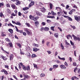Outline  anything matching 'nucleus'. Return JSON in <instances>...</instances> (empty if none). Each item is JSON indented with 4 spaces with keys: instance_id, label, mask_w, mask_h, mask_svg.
I'll list each match as a JSON object with an SVG mask.
<instances>
[{
    "instance_id": "f257e3e1",
    "label": "nucleus",
    "mask_w": 80,
    "mask_h": 80,
    "mask_svg": "<svg viewBox=\"0 0 80 80\" xmlns=\"http://www.w3.org/2000/svg\"><path fill=\"white\" fill-rule=\"evenodd\" d=\"M74 18L77 22H79L80 21V16H74Z\"/></svg>"
},
{
    "instance_id": "f03ea898",
    "label": "nucleus",
    "mask_w": 80,
    "mask_h": 80,
    "mask_svg": "<svg viewBox=\"0 0 80 80\" xmlns=\"http://www.w3.org/2000/svg\"><path fill=\"white\" fill-rule=\"evenodd\" d=\"M25 31L26 32H27V35H32V33H31V32H30L29 31H28V29H26L25 30Z\"/></svg>"
},
{
    "instance_id": "7ed1b4c3",
    "label": "nucleus",
    "mask_w": 80,
    "mask_h": 80,
    "mask_svg": "<svg viewBox=\"0 0 80 80\" xmlns=\"http://www.w3.org/2000/svg\"><path fill=\"white\" fill-rule=\"evenodd\" d=\"M9 57H10V61H12V60H13V57H14L13 54H11L10 55Z\"/></svg>"
},
{
    "instance_id": "20e7f679",
    "label": "nucleus",
    "mask_w": 80,
    "mask_h": 80,
    "mask_svg": "<svg viewBox=\"0 0 80 80\" xmlns=\"http://www.w3.org/2000/svg\"><path fill=\"white\" fill-rule=\"evenodd\" d=\"M34 3H35V2L34 1H32L28 6L29 8H30V7H32V5H34Z\"/></svg>"
},
{
    "instance_id": "39448f33",
    "label": "nucleus",
    "mask_w": 80,
    "mask_h": 80,
    "mask_svg": "<svg viewBox=\"0 0 80 80\" xmlns=\"http://www.w3.org/2000/svg\"><path fill=\"white\" fill-rule=\"evenodd\" d=\"M60 67L61 68H62V69H65L66 68L65 66L64 65H60Z\"/></svg>"
},
{
    "instance_id": "423d86ee",
    "label": "nucleus",
    "mask_w": 80,
    "mask_h": 80,
    "mask_svg": "<svg viewBox=\"0 0 80 80\" xmlns=\"http://www.w3.org/2000/svg\"><path fill=\"white\" fill-rule=\"evenodd\" d=\"M74 40H78V41H80V38H79V37H75L74 38Z\"/></svg>"
},
{
    "instance_id": "0eeeda50",
    "label": "nucleus",
    "mask_w": 80,
    "mask_h": 80,
    "mask_svg": "<svg viewBox=\"0 0 80 80\" xmlns=\"http://www.w3.org/2000/svg\"><path fill=\"white\" fill-rule=\"evenodd\" d=\"M41 11L42 12H43L44 13H45L46 11V9L45 8H41Z\"/></svg>"
},
{
    "instance_id": "6e6552de",
    "label": "nucleus",
    "mask_w": 80,
    "mask_h": 80,
    "mask_svg": "<svg viewBox=\"0 0 80 80\" xmlns=\"http://www.w3.org/2000/svg\"><path fill=\"white\" fill-rule=\"evenodd\" d=\"M66 37L67 38V39L68 40H69L70 37H71V38H72V35H70V34H68V35H67L66 36Z\"/></svg>"
},
{
    "instance_id": "1a4fd4ad",
    "label": "nucleus",
    "mask_w": 80,
    "mask_h": 80,
    "mask_svg": "<svg viewBox=\"0 0 80 80\" xmlns=\"http://www.w3.org/2000/svg\"><path fill=\"white\" fill-rule=\"evenodd\" d=\"M23 76L25 78H26L28 79V78H29V76H28V75H26L25 74H24Z\"/></svg>"
},
{
    "instance_id": "9d476101",
    "label": "nucleus",
    "mask_w": 80,
    "mask_h": 80,
    "mask_svg": "<svg viewBox=\"0 0 80 80\" xmlns=\"http://www.w3.org/2000/svg\"><path fill=\"white\" fill-rule=\"evenodd\" d=\"M33 52H37L38 51V49L36 48H33Z\"/></svg>"
},
{
    "instance_id": "9b49d317",
    "label": "nucleus",
    "mask_w": 80,
    "mask_h": 80,
    "mask_svg": "<svg viewBox=\"0 0 80 80\" xmlns=\"http://www.w3.org/2000/svg\"><path fill=\"white\" fill-rule=\"evenodd\" d=\"M45 31H47L49 30V28L47 27H45L44 28Z\"/></svg>"
},
{
    "instance_id": "f8f14e48",
    "label": "nucleus",
    "mask_w": 80,
    "mask_h": 80,
    "mask_svg": "<svg viewBox=\"0 0 80 80\" xmlns=\"http://www.w3.org/2000/svg\"><path fill=\"white\" fill-rule=\"evenodd\" d=\"M8 31L10 32L11 33H13V31L12 29H9L8 30Z\"/></svg>"
},
{
    "instance_id": "ddd939ff",
    "label": "nucleus",
    "mask_w": 80,
    "mask_h": 80,
    "mask_svg": "<svg viewBox=\"0 0 80 80\" xmlns=\"http://www.w3.org/2000/svg\"><path fill=\"white\" fill-rule=\"evenodd\" d=\"M28 9H29V8L27 7L24 8H22L23 10H24V11L27 10H28Z\"/></svg>"
},
{
    "instance_id": "4468645a",
    "label": "nucleus",
    "mask_w": 80,
    "mask_h": 80,
    "mask_svg": "<svg viewBox=\"0 0 80 80\" xmlns=\"http://www.w3.org/2000/svg\"><path fill=\"white\" fill-rule=\"evenodd\" d=\"M58 58L59 59H60V60H65V59L64 58H60V56H58Z\"/></svg>"
},
{
    "instance_id": "2eb2a0df",
    "label": "nucleus",
    "mask_w": 80,
    "mask_h": 80,
    "mask_svg": "<svg viewBox=\"0 0 80 80\" xmlns=\"http://www.w3.org/2000/svg\"><path fill=\"white\" fill-rule=\"evenodd\" d=\"M22 68L24 69V70H25V71H26V70H27V68H26V66L24 65L22 66Z\"/></svg>"
},
{
    "instance_id": "dca6fc26",
    "label": "nucleus",
    "mask_w": 80,
    "mask_h": 80,
    "mask_svg": "<svg viewBox=\"0 0 80 80\" xmlns=\"http://www.w3.org/2000/svg\"><path fill=\"white\" fill-rule=\"evenodd\" d=\"M58 65H53V68H58Z\"/></svg>"
},
{
    "instance_id": "f3484780",
    "label": "nucleus",
    "mask_w": 80,
    "mask_h": 80,
    "mask_svg": "<svg viewBox=\"0 0 80 80\" xmlns=\"http://www.w3.org/2000/svg\"><path fill=\"white\" fill-rule=\"evenodd\" d=\"M49 5L50 9H52L53 8V4L51 3H50Z\"/></svg>"
},
{
    "instance_id": "a211bd4d",
    "label": "nucleus",
    "mask_w": 80,
    "mask_h": 80,
    "mask_svg": "<svg viewBox=\"0 0 80 80\" xmlns=\"http://www.w3.org/2000/svg\"><path fill=\"white\" fill-rule=\"evenodd\" d=\"M33 46L34 47H38V45L35 43L33 44Z\"/></svg>"
},
{
    "instance_id": "6ab92c4d",
    "label": "nucleus",
    "mask_w": 80,
    "mask_h": 80,
    "mask_svg": "<svg viewBox=\"0 0 80 80\" xmlns=\"http://www.w3.org/2000/svg\"><path fill=\"white\" fill-rule=\"evenodd\" d=\"M74 78H77V79H78V80L79 78H77V77H75V76H73L72 77V80H74Z\"/></svg>"
},
{
    "instance_id": "aec40b11",
    "label": "nucleus",
    "mask_w": 80,
    "mask_h": 80,
    "mask_svg": "<svg viewBox=\"0 0 80 80\" xmlns=\"http://www.w3.org/2000/svg\"><path fill=\"white\" fill-rule=\"evenodd\" d=\"M15 5H14V4H12L11 5V7L13 8V9H15Z\"/></svg>"
},
{
    "instance_id": "412c9836",
    "label": "nucleus",
    "mask_w": 80,
    "mask_h": 80,
    "mask_svg": "<svg viewBox=\"0 0 80 80\" xmlns=\"http://www.w3.org/2000/svg\"><path fill=\"white\" fill-rule=\"evenodd\" d=\"M26 25H27V27H30L31 25L29 23H28L27 22L26 24H25Z\"/></svg>"
},
{
    "instance_id": "4be33fe9",
    "label": "nucleus",
    "mask_w": 80,
    "mask_h": 80,
    "mask_svg": "<svg viewBox=\"0 0 80 80\" xmlns=\"http://www.w3.org/2000/svg\"><path fill=\"white\" fill-rule=\"evenodd\" d=\"M16 24L19 25V26H20V25H21V23L20 22H16Z\"/></svg>"
},
{
    "instance_id": "5701e85b",
    "label": "nucleus",
    "mask_w": 80,
    "mask_h": 80,
    "mask_svg": "<svg viewBox=\"0 0 80 80\" xmlns=\"http://www.w3.org/2000/svg\"><path fill=\"white\" fill-rule=\"evenodd\" d=\"M37 19H38V17H35V18H33L32 20L34 21H36Z\"/></svg>"
},
{
    "instance_id": "b1692460",
    "label": "nucleus",
    "mask_w": 80,
    "mask_h": 80,
    "mask_svg": "<svg viewBox=\"0 0 80 80\" xmlns=\"http://www.w3.org/2000/svg\"><path fill=\"white\" fill-rule=\"evenodd\" d=\"M54 36L55 37L57 38L58 37V33H55L54 34Z\"/></svg>"
},
{
    "instance_id": "393cba45",
    "label": "nucleus",
    "mask_w": 80,
    "mask_h": 80,
    "mask_svg": "<svg viewBox=\"0 0 80 80\" xmlns=\"http://www.w3.org/2000/svg\"><path fill=\"white\" fill-rule=\"evenodd\" d=\"M31 57L32 58H34V57H36V55L35 54H32Z\"/></svg>"
},
{
    "instance_id": "a878e982",
    "label": "nucleus",
    "mask_w": 80,
    "mask_h": 80,
    "mask_svg": "<svg viewBox=\"0 0 80 80\" xmlns=\"http://www.w3.org/2000/svg\"><path fill=\"white\" fill-rule=\"evenodd\" d=\"M45 30V28L43 27H42L41 29V31L43 32Z\"/></svg>"
},
{
    "instance_id": "bb28decb",
    "label": "nucleus",
    "mask_w": 80,
    "mask_h": 80,
    "mask_svg": "<svg viewBox=\"0 0 80 80\" xmlns=\"http://www.w3.org/2000/svg\"><path fill=\"white\" fill-rule=\"evenodd\" d=\"M45 75L44 73H42L41 74V77H45Z\"/></svg>"
},
{
    "instance_id": "cd10ccee",
    "label": "nucleus",
    "mask_w": 80,
    "mask_h": 80,
    "mask_svg": "<svg viewBox=\"0 0 80 80\" xmlns=\"http://www.w3.org/2000/svg\"><path fill=\"white\" fill-rule=\"evenodd\" d=\"M8 13H9V14H11V11H10V10L9 9H8Z\"/></svg>"
},
{
    "instance_id": "c85d7f7f",
    "label": "nucleus",
    "mask_w": 80,
    "mask_h": 80,
    "mask_svg": "<svg viewBox=\"0 0 80 80\" xmlns=\"http://www.w3.org/2000/svg\"><path fill=\"white\" fill-rule=\"evenodd\" d=\"M51 13H52V15H57V13L54 12L52 11H51Z\"/></svg>"
},
{
    "instance_id": "c756f323",
    "label": "nucleus",
    "mask_w": 80,
    "mask_h": 80,
    "mask_svg": "<svg viewBox=\"0 0 80 80\" xmlns=\"http://www.w3.org/2000/svg\"><path fill=\"white\" fill-rule=\"evenodd\" d=\"M26 69H27V70H30V68L29 66H27Z\"/></svg>"
},
{
    "instance_id": "7c9ffc66",
    "label": "nucleus",
    "mask_w": 80,
    "mask_h": 80,
    "mask_svg": "<svg viewBox=\"0 0 80 80\" xmlns=\"http://www.w3.org/2000/svg\"><path fill=\"white\" fill-rule=\"evenodd\" d=\"M4 3H3V2H2V3H0V8H1V7H2L1 6H3Z\"/></svg>"
},
{
    "instance_id": "2f4dec72",
    "label": "nucleus",
    "mask_w": 80,
    "mask_h": 80,
    "mask_svg": "<svg viewBox=\"0 0 80 80\" xmlns=\"http://www.w3.org/2000/svg\"><path fill=\"white\" fill-rule=\"evenodd\" d=\"M17 45L19 47V48H21L22 47L21 46V45L20 44V43H17Z\"/></svg>"
},
{
    "instance_id": "473e14b6",
    "label": "nucleus",
    "mask_w": 80,
    "mask_h": 80,
    "mask_svg": "<svg viewBox=\"0 0 80 80\" xmlns=\"http://www.w3.org/2000/svg\"><path fill=\"white\" fill-rule=\"evenodd\" d=\"M35 24L36 25V26H37L38 25V21H36L34 22Z\"/></svg>"
},
{
    "instance_id": "72a5a7b5",
    "label": "nucleus",
    "mask_w": 80,
    "mask_h": 80,
    "mask_svg": "<svg viewBox=\"0 0 80 80\" xmlns=\"http://www.w3.org/2000/svg\"><path fill=\"white\" fill-rule=\"evenodd\" d=\"M33 65H34V68H38V67H37V65L36 64H35L34 63L33 64Z\"/></svg>"
},
{
    "instance_id": "f704fd0d",
    "label": "nucleus",
    "mask_w": 80,
    "mask_h": 80,
    "mask_svg": "<svg viewBox=\"0 0 80 80\" xmlns=\"http://www.w3.org/2000/svg\"><path fill=\"white\" fill-rule=\"evenodd\" d=\"M41 25H42V26H44V25H46V23H45V22H42L41 23Z\"/></svg>"
},
{
    "instance_id": "c9c22d12",
    "label": "nucleus",
    "mask_w": 80,
    "mask_h": 80,
    "mask_svg": "<svg viewBox=\"0 0 80 80\" xmlns=\"http://www.w3.org/2000/svg\"><path fill=\"white\" fill-rule=\"evenodd\" d=\"M29 18L30 19H31V20H33V17L32 15H30L29 16Z\"/></svg>"
},
{
    "instance_id": "e433bc0d",
    "label": "nucleus",
    "mask_w": 80,
    "mask_h": 80,
    "mask_svg": "<svg viewBox=\"0 0 80 80\" xmlns=\"http://www.w3.org/2000/svg\"><path fill=\"white\" fill-rule=\"evenodd\" d=\"M54 28H55V26L51 27V29L52 30V31H54Z\"/></svg>"
},
{
    "instance_id": "4c0bfd02",
    "label": "nucleus",
    "mask_w": 80,
    "mask_h": 80,
    "mask_svg": "<svg viewBox=\"0 0 80 80\" xmlns=\"http://www.w3.org/2000/svg\"><path fill=\"white\" fill-rule=\"evenodd\" d=\"M61 47L62 48V50H64V47H63V46L62 45V43H61Z\"/></svg>"
},
{
    "instance_id": "58836bf2",
    "label": "nucleus",
    "mask_w": 80,
    "mask_h": 80,
    "mask_svg": "<svg viewBox=\"0 0 80 80\" xmlns=\"http://www.w3.org/2000/svg\"><path fill=\"white\" fill-rule=\"evenodd\" d=\"M70 26L72 28H73V30H75V29L76 28V27H75V26H72V25H71Z\"/></svg>"
},
{
    "instance_id": "ea45409f",
    "label": "nucleus",
    "mask_w": 80,
    "mask_h": 80,
    "mask_svg": "<svg viewBox=\"0 0 80 80\" xmlns=\"http://www.w3.org/2000/svg\"><path fill=\"white\" fill-rule=\"evenodd\" d=\"M22 15V14L20 12H18V16H20V17H21V15Z\"/></svg>"
},
{
    "instance_id": "a19ab883",
    "label": "nucleus",
    "mask_w": 80,
    "mask_h": 80,
    "mask_svg": "<svg viewBox=\"0 0 80 80\" xmlns=\"http://www.w3.org/2000/svg\"><path fill=\"white\" fill-rule=\"evenodd\" d=\"M4 72V74H5L6 75H7V74H8V73L7 71H6L5 70V72Z\"/></svg>"
},
{
    "instance_id": "79ce46f5",
    "label": "nucleus",
    "mask_w": 80,
    "mask_h": 80,
    "mask_svg": "<svg viewBox=\"0 0 80 80\" xmlns=\"http://www.w3.org/2000/svg\"><path fill=\"white\" fill-rule=\"evenodd\" d=\"M64 65H66V67H68V63H67V62H65Z\"/></svg>"
},
{
    "instance_id": "37998d69",
    "label": "nucleus",
    "mask_w": 80,
    "mask_h": 80,
    "mask_svg": "<svg viewBox=\"0 0 80 80\" xmlns=\"http://www.w3.org/2000/svg\"><path fill=\"white\" fill-rule=\"evenodd\" d=\"M73 66H77V63L76 62H74L73 63Z\"/></svg>"
},
{
    "instance_id": "c03bdc74",
    "label": "nucleus",
    "mask_w": 80,
    "mask_h": 80,
    "mask_svg": "<svg viewBox=\"0 0 80 80\" xmlns=\"http://www.w3.org/2000/svg\"><path fill=\"white\" fill-rule=\"evenodd\" d=\"M76 52H77V50H75L74 51V55L75 57H76V56H77V55H76V54H77Z\"/></svg>"
},
{
    "instance_id": "a18cd8bd",
    "label": "nucleus",
    "mask_w": 80,
    "mask_h": 80,
    "mask_svg": "<svg viewBox=\"0 0 80 80\" xmlns=\"http://www.w3.org/2000/svg\"><path fill=\"white\" fill-rule=\"evenodd\" d=\"M68 18H69L68 20H69V21H72V19L71 18L69 17H68Z\"/></svg>"
},
{
    "instance_id": "49530a36",
    "label": "nucleus",
    "mask_w": 80,
    "mask_h": 80,
    "mask_svg": "<svg viewBox=\"0 0 80 80\" xmlns=\"http://www.w3.org/2000/svg\"><path fill=\"white\" fill-rule=\"evenodd\" d=\"M28 10H25L24 12V13H25V14L27 13H28Z\"/></svg>"
},
{
    "instance_id": "de8ad7c7",
    "label": "nucleus",
    "mask_w": 80,
    "mask_h": 80,
    "mask_svg": "<svg viewBox=\"0 0 80 80\" xmlns=\"http://www.w3.org/2000/svg\"><path fill=\"white\" fill-rule=\"evenodd\" d=\"M3 13H2V12H0V17H3Z\"/></svg>"
},
{
    "instance_id": "09e8293b",
    "label": "nucleus",
    "mask_w": 80,
    "mask_h": 80,
    "mask_svg": "<svg viewBox=\"0 0 80 80\" xmlns=\"http://www.w3.org/2000/svg\"><path fill=\"white\" fill-rule=\"evenodd\" d=\"M70 42L72 45H74V43L72 41H70Z\"/></svg>"
},
{
    "instance_id": "8fccbe9b",
    "label": "nucleus",
    "mask_w": 80,
    "mask_h": 80,
    "mask_svg": "<svg viewBox=\"0 0 80 80\" xmlns=\"http://www.w3.org/2000/svg\"><path fill=\"white\" fill-rule=\"evenodd\" d=\"M30 57H31V55H30V53H29V55H28V58H30Z\"/></svg>"
},
{
    "instance_id": "3c124183",
    "label": "nucleus",
    "mask_w": 80,
    "mask_h": 80,
    "mask_svg": "<svg viewBox=\"0 0 80 80\" xmlns=\"http://www.w3.org/2000/svg\"><path fill=\"white\" fill-rule=\"evenodd\" d=\"M69 15H72V11L71 10L69 12Z\"/></svg>"
},
{
    "instance_id": "603ef678",
    "label": "nucleus",
    "mask_w": 80,
    "mask_h": 80,
    "mask_svg": "<svg viewBox=\"0 0 80 80\" xmlns=\"http://www.w3.org/2000/svg\"><path fill=\"white\" fill-rule=\"evenodd\" d=\"M63 17H64V18H68V16H67L66 15H63Z\"/></svg>"
},
{
    "instance_id": "864d4df0",
    "label": "nucleus",
    "mask_w": 80,
    "mask_h": 80,
    "mask_svg": "<svg viewBox=\"0 0 80 80\" xmlns=\"http://www.w3.org/2000/svg\"><path fill=\"white\" fill-rule=\"evenodd\" d=\"M6 41H7V42H10V40L8 39V38H6Z\"/></svg>"
},
{
    "instance_id": "5fc2aeb1",
    "label": "nucleus",
    "mask_w": 80,
    "mask_h": 80,
    "mask_svg": "<svg viewBox=\"0 0 80 80\" xmlns=\"http://www.w3.org/2000/svg\"><path fill=\"white\" fill-rule=\"evenodd\" d=\"M7 57H4V59H3V60H5V61H6V60H7Z\"/></svg>"
},
{
    "instance_id": "6e6d98bb",
    "label": "nucleus",
    "mask_w": 80,
    "mask_h": 80,
    "mask_svg": "<svg viewBox=\"0 0 80 80\" xmlns=\"http://www.w3.org/2000/svg\"><path fill=\"white\" fill-rule=\"evenodd\" d=\"M8 45H9V46L11 47H12V43H9Z\"/></svg>"
},
{
    "instance_id": "4d7b16f0",
    "label": "nucleus",
    "mask_w": 80,
    "mask_h": 80,
    "mask_svg": "<svg viewBox=\"0 0 80 80\" xmlns=\"http://www.w3.org/2000/svg\"><path fill=\"white\" fill-rule=\"evenodd\" d=\"M13 77H14V78H15V79H16L17 80H18V78H17V77L16 76H15L13 75Z\"/></svg>"
},
{
    "instance_id": "13d9d810",
    "label": "nucleus",
    "mask_w": 80,
    "mask_h": 80,
    "mask_svg": "<svg viewBox=\"0 0 80 80\" xmlns=\"http://www.w3.org/2000/svg\"><path fill=\"white\" fill-rule=\"evenodd\" d=\"M78 70V69L76 67L75 68L74 70V71L75 73H76V70Z\"/></svg>"
},
{
    "instance_id": "bf43d9fd",
    "label": "nucleus",
    "mask_w": 80,
    "mask_h": 80,
    "mask_svg": "<svg viewBox=\"0 0 80 80\" xmlns=\"http://www.w3.org/2000/svg\"><path fill=\"white\" fill-rule=\"evenodd\" d=\"M6 7H10V4H6Z\"/></svg>"
},
{
    "instance_id": "052dcab7",
    "label": "nucleus",
    "mask_w": 80,
    "mask_h": 80,
    "mask_svg": "<svg viewBox=\"0 0 80 80\" xmlns=\"http://www.w3.org/2000/svg\"><path fill=\"white\" fill-rule=\"evenodd\" d=\"M58 28L59 29L60 31L61 32H62V29H61V28H60V27H58Z\"/></svg>"
},
{
    "instance_id": "680f3d73",
    "label": "nucleus",
    "mask_w": 80,
    "mask_h": 80,
    "mask_svg": "<svg viewBox=\"0 0 80 80\" xmlns=\"http://www.w3.org/2000/svg\"><path fill=\"white\" fill-rule=\"evenodd\" d=\"M47 22L48 23H50V22H51V21L50 20L48 19L47 20Z\"/></svg>"
},
{
    "instance_id": "e2e57ef3",
    "label": "nucleus",
    "mask_w": 80,
    "mask_h": 80,
    "mask_svg": "<svg viewBox=\"0 0 80 80\" xmlns=\"http://www.w3.org/2000/svg\"><path fill=\"white\" fill-rule=\"evenodd\" d=\"M36 14L37 15L39 16L40 15V13H39V12H36Z\"/></svg>"
},
{
    "instance_id": "0e129e2a",
    "label": "nucleus",
    "mask_w": 80,
    "mask_h": 80,
    "mask_svg": "<svg viewBox=\"0 0 80 80\" xmlns=\"http://www.w3.org/2000/svg\"><path fill=\"white\" fill-rule=\"evenodd\" d=\"M11 15L12 16H13L14 17H15V16H16V14H14V13H12V14Z\"/></svg>"
},
{
    "instance_id": "69168bd1",
    "label": "nucleus",
    "mask_w": 80,
    "mask_h": 80,
    "mask_svg": "<svg viewBox=\"0 0 80 80\" xmlns=\"http://www.w3.org/2000/svg\"><path fill=\"white\" fill-rule=\"evenodd\" d=\"M73 8H78L77 6H76V5H75L73 6Z\"/></svg>"
},
{
    "instance_id": "338daca9",
    "label": "nucleus",
    "mask_w": 80,
    "mask_h": 80,
    "mask_svg": "<svg viewBox=\"0 0 80 80\" xmlns=\"http://www.w3.org/2000/svg\"><path fill=\"white\" fill-rule=\"evenodd\" d=\"M47 52L49 53V54H51L52 52H50V51H47Z\"/></svg>"
},
{
    "instance_id": "774afa93",
    "label": "nucleus",
    "mask_w": 80,
    "mask_h": 80,
    "mask_svg": "<svg viewBox=\"0 0 80 80\" xmlns=\"http://www.w3.org/2000/svg\"><path fill=\"white\" fill-rule=\"evenodd\" d=\"M5 67L6 68H8V69L9 66H8L7 65H5Z\"/></svg>"
}]
</instances>
